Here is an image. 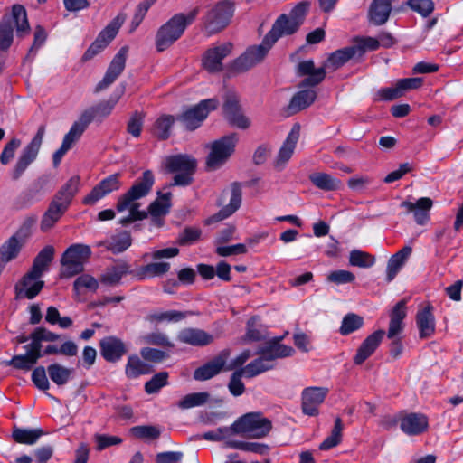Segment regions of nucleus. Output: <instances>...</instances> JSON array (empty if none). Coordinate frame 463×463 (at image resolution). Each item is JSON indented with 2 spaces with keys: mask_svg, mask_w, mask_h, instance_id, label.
<instances>
[{
  "mask_svg": "<svg viewBox=\"0 0 463 463\" xmlns=\"http://www.w3.org/2000/svg\"><path fill=\"white\" fill-rule=\"evenodd\" d=\"M167 172L175 174L172 185L186 186L193 181L196 160L188 155H175L165 158Z\"/></svg>",
  "mask_w": 463,
  "mask_h": 463,
  "instance_id": "6e6552de",
  "label": "nucleus"
},
{
  "mask_svg": "<svg viewBox=\"0 0 463 463\" xmlns=\"http://www.w3.org/2000/svg\"><path fill=\"white\" fill-rule=\"evenodd\" d=\"M227 353H222L210 362L198 367L194 373V378L197 381H206L217 375L226 364Z\"/></svg>",
  "mask_w": 463,
  "mask_h": 463,
  "instance_id": "a878e982",
  "label": "nucleus"
},
{
  "mask_svg": "<svg viewBox=\"0 0 463 463\" xmlns=\"http://www.w3.org/2000/svg\"><path fill=\"white\" fill-rule=\"evenodd\" d=\"M168 373L160 372L156 373L148 382L145 384V391L148 394L157 393L163 387L168 384Z\"/></svg>",
  "mask_w": 463,
  "mask_h": 463,
  "instance_id": "13d9d810",
  "label": "nucleus"
},
{
  "mask_svg": "<svg viewBox=\"0 0 463 463\" xmlns=\"http://www.w3.org/2000/svg\"><path fill=\"white\" fill-rule=\"evenodd\" d=\"M43 287L44 281L42 280V276L29 270L14 286L16 298L33 299L41 292Z\"/></svg>",
  "mask_w": 463,
  "mask_h": 463,
  "instance_id": "6ab92c4d",
  "label": "nucleus"
},
{
  "mask_svg": "<svg viewBox=\"0 0 463 463\" xmlns=\"http://www.w3.org/2000/svg\"><path fill=\"white\" fill-rule=\"evenodd\" d=\"M364 319L355 314H347L344 317L339 332L342 335H347L363 326Z\"/></svg>",
  "mask_w": 463,
  "mask_h": 463,
  "instance_id": "6e6d98bb",
  "label": "nucleus"
},
{
  "mask_svg": "<svg viewBox=\"0 0 463 463\" xmlns=\"http://www.w3.org/2000/svg\"><path fill=\"white\" fill-rule=\"evenodd\" d=\"M50 379L57 385H65L71 378L73 369L54 363L47 367Z\"/></svg>",
  "mask_w": 463,
  "mask_h": 463,
  "instance_id": "49530a36",
  "label": "nucleus"
},
{
  "mask_svg": "<svg viewBox=\"0 0 463 463\" xmlns=\"http://www.w3.org/2000/svg\"><path fill=\"white\" fill-rule=\"evenodd\" d=\"M218 104L216 99H203L196 106L186 109L179 119L187 130H194L201 126L210 111L217 108Z\"/></svg>",
  "mask_w": 463,
  "mask_h": 463,
  "instance_id": "ddd939ff",
  "label": "nucleus"
},
{
  "mask_svg": "<svg viewBox=\"0 0 463 463\" xmlns=\"http://www.w3.org/2000/svg\"><path fill=\"white\" fill-rule=\"evenodd\" d=\"M432 200L429 197H421L416 203L404 201L401 207L406 209L408 213H412L415 222L419 225L426 224L430 220L429 212L432 207Z\"/></svg>",
  "mask_w": 463,
  "mask_h": 463,
  "instance_id": "4be33fe9",
  "label": "nucleus"
},
{
  "mask_svg": "<svg viewBox=\"0 0 463 463\" xmlns=\"http://www.w3.org/2000/svg\"><path fill=\"white\" fill-rule=\"evenodd\" d=\"M299 25L298 22L292 21L287 14H281L278 17L272 25L270 31L266 34L271 43H275L280 37L291 35L298 31Z\"/></svg>",
  "mask_w": 463,
  "mask_h": 463,
  "instance_id": "b1692460",
  "label": "nucleus"
},
{
  "mask_svg": "<svg viewBox=\"0 0 463 463\" xmlns=\"http://www.w3.org/2000/svg\"><path fill=\"white\" fill-rule=\"evenodd\" d=\"M354 274L349 270L345 269L335 270L327 275V280L336 285L352 283L354 281Z\"/></svg>",
  "mask_w": 463,
  "mask_h": 463,
  "instance_id": "774afa93",
  "label": "nucleus"
},
{
  "mask_svg": "<svg viewBox=\"0 0 463 463\" xmlns=\"http://www.w3.org/2000/svg\"><path fill=\"white\" fill-rule=\"evenodd\" d=\"M351 46L345 47L333 52L325 61L321 68H315L312 60L303 61L298 65V73L300 76H307L300 86H316L319 84L326 76L325 70L335 71L345 64L349 60L356 58Z\"/></svg>",
  "mask_w": 463,
  "mask_h": 463,
  "instance_id": "f03ea898",
  "label": "nucleus"
},
{
  "mask_svg": "<svg viewBox=\"0 0 463 463\" xmlns=\"http://www.w3.org/2000/svg\"><path fill=\"white\" fill-rule=\"evenodd\" d=\"M117 102H118V99L103 101L95 107L86 109L82 113L89 112L91 116V122L96 118H104L108 117L112 112Z\"/></svg>",
  "mask_w": 463,
  "mask_h": 463,
  "instance_id": "4d7b16f0",
  "label": "nucleus"
},
{
  "mask_svg": "<svg viewBox=\"0 0 463 463\" xmlns=\"http://www.w3.org/2000/svg\"><path fill=\"white\" fill-rule=\"evenodd\" d=\"M14 27L19 36H24L30 29L25 8L21 5H14L12 8V14L5 15L0 21L1 51H6L12 45Z\"/></svg>",
  "mask_w": 463,
  "mask_h": 463,
  "instance_id": "20e7f679",
  "label": "nucleus"
},
{
  "mask_svg": "<svg viewBox=\"0 0 463 463\" xmlns=\"http://www.w3.org/2000/svg\"><path fill=\"white\" fill-rule=\"evenodd\" d=\"M121 186L120 175L113 174L101 180L82 200L85 205H93L107 194L118 191Z\"/></svg>",
  "mask_w": 463,
  "mask_h": 463,
  "instance_id": "f3484780",
  "label": "nucleus"
},
{
  "mask_svg": "<svg viewBox=\"0 0 463 463\" xmlns=\"http://www.w3.org/2000/svg\"><path fill=\"white\" fill-rule=\"evenodd\" d=\"M238 143V136L231 134L224 136L215 141L211 146V151L207 156V167L215 170L223 165L233 154Z\"/></svg>",
  "mask_w": 463,
  "mask_h": 463,
  "instance_id": "f8f14e48",
  "label": "nucleus"
},
{
  "mask_svg": "<svg viewBox=\"0 0 463 463\" xmlns=\"http://www.w3.org/2000/svg\"><path fill=\"white\" fill-rule=\"evenodd\" d=\"M342 420L340 418H336L331 434L319 445V449L321 450H328L337 446L342 439Z\"/></svg>",
  "mask_w": 463,
  "mask_h": 463,
  "instance_id": "5fc2aeb1",
  "label": "nucleus"
},
{
  "mask_svg": "<svg viewBox=\"0 0 463 463\" xmlns=\"http://www.w3.org/2000/svg\"><path fill=\"white\" fill-rule=\"evenodd\" d=\"M271 428V421L268 418L263 417L260 412L247 413L231 426L233 432L254 439L267 436Z\"/></svg>",
  "mask_w": 463,
  "mask_h": 463,
  "instance_id": "0eeeda50",
  "label": "nucleus"
},
{
  "mask_svg": "<svg viewBox=\"0 0 463 463\" xmlns=\"http://www.w3.org/2000/svg\"><path fill=\"white\" fill-rule=\"evenodd\" d=\"M91 255V249L87 244L74 243L69 246L61 258V276L71 278L81 273Z\"/></svg>",
  "mask_w": 463,
  "mask_h": 463,
  "instance_id": "423d86ee",
  "label": "nucleus"
},
{
  "mask_svg": "<svg viewBox=\"0 0 463 463\" xmlns=\"http://www.w3.org/2000/svg\"><path fill=\"white\" fill-rule=\"evenodd\" d=\"M232 48L229 42L209 48L202 58L203 69L211 73L222 71V60L232 53Z\"/></svg>",
  "mask_w": 463,
  "mask_h": 463,
  "instance_id": "dca6fc26",
  "label": "nucleus"
},
{
  "mask_svg": "<svg viewBox=\"0 0 463 463\" xmlns=\"http://www.w3.org/2000/svg\"><path fill=\"white\" fill-rule=\"evenodd\" d=\"M299 135V125H294L278 153L275 164L276 167L282 168L291 158L298 141Z\"/></svg>",
  "mask_w": 463,
  "mask_h": 463,
  "instance_id": "393cba45",
  "label": "nucleus"
},
{
  "mask_svg": "<svg viewBox=\"0 0 463 463\" xmlns=\"http://www.w3.org/2000/svg\"><path fill=\"white\" fill-rule=\"evenodd\" d=\"M130 245L131 237L127 232L113 235L109 239L98 243V246H103L113 253H120L126 250Z\"/></svg>",
  "mask_w": 463,
  "mask_h": 463,
  "instance_id": "4c0bfd02",
  "label": "nucleus"
},
{
  "mask_svg": "<svg viewBox=\"0 0 463 463\" xmlns=\"http://www.w3.org/2000/svg\"><path fill=\"white\" fill-rule=\"evenodd\" d=\"M175 118L171 115H161L154 123L152 133L158 139L165 140L171 135Z\"/></svg>",
  "mask_w": 463,
  "mask_h": 463,
  "instance_id": "de8ad7c7",
  "label": "nucleus"
},
{
  "mask_svg": "<svg viewBox=\"0 0 463 463\" xmlns=\"http://www.w3.org/2000/svg\"><path fill=\"white\" fill-rule=\"evenodd\" d=\"M45 134V126L41 125L32 140L22 149L19 156L11 171L13 180H18L39 154L43 139Z\"/></svg>",
  "mask_w": 463,
  "mask_h": 463,
  "instance_id": "9d476101",
  "label": "nucleus"
},
{
  "mask_svg": "<svg viewBox=\"0 0 463 463\" xmlns=\"http://www.w3.org/2000/svg\"><path fill=\"white\" fill-rule=\"evenodd\" d=\"M349 263L351 266L367 269L374 265L375 258L368 252L353 250L349 254Z\"/></svg>",
  "mask_w": 463,
  "mask_h": 463,
  "instance_id": "864d4df0",
  "label": "nucleus"
},
{
  "mask_svg": "<svg viewBox=\"0 0 463 463\" xmlns=\"http://www.w3.org/2000/svg\"><path fill=\"white\" fill-rule=\"evenodd\" d=\"M317 93L314 90H304L297 92L291 99L288 105L290 113H297L308 106L316 99Z\"/></svg>",
  "mask_w": 463,
  "mask_h": 463,
  "instance_id": "ea45409f",
  "label": "nucleus"
},
{
  "mask_svg": "<svg viewBox=\"0 0 463 463\" xmlns=\"http://www.w3.org/2000/svg\"><path fill=\"white\" fill-rule=\"evenodd\" d=\"M260 351L270 364H273V361L277 358L288 357L294 354V349L291 346L278 343L270 344Z\"/></svg>",
  "mask_w": 463,
  "mask_h": 463,
  "instance_id": "3c124183",
  "label": "nucleus"
},
{
  "mask_svg": "<svg viewBox=\"0 0 463 463\" xmlns=\"http://www.w3.org/2000/svg\"><path fill=\"white\" fill-rule=\"evenodd\" d=\"M407 5L422 17H428L434 10V3L431 0H409Z\"/></svg>",
  "mask_w": 463,
  "mask_h": 463,
  "instance_id": "e2e57ef3",
  "label": "nucleus"
},
{
  "mask_svg": "<svg viewBox=\"0 0 463 463\" xmlns=\"http://www.w3.org/2000/svg\"><path fill=\"white\" fill-rule=\"evenodd\" d=\"M154 183L155 178L152 171L146 170L142 176L124 194L118 197L116 205L117 211L118 213L128 212V215L120 220L121 224L127 225L147 217L146 211L139 210L140 203L137 201L149 194Z\"/></svg>",
  "mask_w": 463,
  "mask_h": 463,
  "instance_id": "f257e3e1",
  "label": "nucleus"
},
{
  "mask_svg": "<svg viewBox=\"0 0 463 463\" xmlns=\"http://www.w3.org/2000/svg\"><path fill=\"white\" fill-rule=\"evenodd\" d=\"M210 394L207 392H193L184 396L177 403L181 410H188L194 407L203 406L208 402Z\"/></svg>",
  "mask_w": 463,
  "mask_h": 463,
  "instance_id": "603ef678",
  "label": "nucleus"
},
{
  "mask_svg": "<svg viewBox=\"0 0 463 463\" xmlns=\"http://www.w3.org/2000/svg\"><path fill=\"white\" fill-rule=\"evenodd\" d=\"M392 0H373L369 8V21L374 25L385 24L392 11Z\"/></svg>",
  "mask_w": 463,
  "mask_h": 463,
  "instance_id": "7c9ffc66",
  "label": "nucleus"
},
{
  "mask_svg": "<svg viewBox=\"0 0 463 463\" xmlns=\"http://www.w3.org/2000/svg\"><path fill=\"white\" fill-rule=\"evenodd\" d=\"M126 352L127 349L124 343L115 336H108L100 341L101 355L108 362H118Z\"/></svg>",
  "mask_w": 463,
  "mask_h": 463,
  "instance_id": "5701e85b",
  "label": "nucleus"
},
{
  "mask_svg": "<svg viewBox=\"0 0 463 463\" xmlns=\"http://www.w3.org/2000/svg\"><path fill=\"white\" fill-rule=\"evenodd\" d=\"M350 46L354 50L355 57L360 58L366 52L377 50L380 47V43L377 38L364 36L355 38Z\"/></svg>",
  "mask_w": 463,
  "mask_h": 463,
  "instance_id": "8fccbe9b",
  "label": "nucleus"
},
{
  "mask_svg": "<svg viewBox=\"0 0 463 463\" xmlns=\"http://www.w3.org/2000/svg\"><path fill=\"white\" fill-rule=\"evenodd\" d=\"M126 274H133L134 271L130 269V266L126 262L118 263L111 268H109L100 278L103 284L113 286L119 283L122 277Z\"/></svg>",
  "mask_w": 463,
  "mask_h": 463,
  "instance_id": "e433bc0d",
  "label": "nucleus"
},
{
  "mask_svg": "<svg viewBox=\"0 0 463 463\" xmlns=\"http://www.w3.org/2000/svg\"><path fill=\"white\" fill-rule=\"evenodd\" d=\"M152 372V366L142 361L137 355L128 357L125 368V373L128 378H137L142 374H148Z\"/></svg>",
  "mask_w": 463,
  "mask_h": 463,
  "instance_id": "37998d69",
  "label": "nucleus"
},
{
  "mask_svg": "<svg viewBox=\"0 0 463 463\" xmlns=\"http://www.w3.org/2000/svg\"><path fill=\"white\" fill-rule=\"evenodd\" d=\"M128 47L123 46L112 59L103 79L97 84L96 92L111 85L125 69Z\"/></svg>",
  "mask_w": 463,
  "mask_h": 463,
  "instance_id": "a211bd4d",
  "label": "nucleus"
},
{
  "mask_svg": "<svg viewBox=\"0 0 463 463\" xmlns=\"http://www.w3.org/2000/svg\"><path fill=\"white\" fill-rule=\"evenodd\" d=\"M178 341L194 346H203L213 340L212 335L199 328H184L178 333Z\"/></svg>",
  "mask_w": 463,
  "mask_h": 463,
  "instance_id": "cd10ccee",
  "label": "nucleus"
},
{
  "mask_svg": "<svg viewBox=\"0 0 463 463\" xmlns=\"http://www.w3.org/2000/svg\"><path fill=\"white\" fill-rule=\"evenodd\" d=\"M411 251L412 249L411 246H404L390 258L386 269V277L389 282L395 278L399 270L411 254Z\"/></svg>",
  "mask_w": 463,
  "mask_h": 463,
  "instance_id": "f704fd0d",
  "label": "nucleus"
},
{
  "mask_svg": "<svg viewBox=\"0 0 463 463\" xmlns=\"http://www.w3.org/2000/svg\"><path fill=\"white\" fill-rule=\"evenodd\" d=\"M226 118L239 128L245 129L250 127V120L240 112L239 102L236 97H228L223 105Z\"/></svg>",
  "mask_w": 463,
  "mask_h": 463,
  "instance_id": "c85d7f7f",
  "label": "nucleus"
},
{
  "mask_svg": "<svg viewBox=\"0 0 463 463\" xmlns=\"http://www.w3.org/2000/svg\"><path fill=\"white\" fill-rule=\"evenodd\" d=\"M21 144V140L17 137H13L6 143L0 154V163L4 165H8L14 157L16 150L20 147Z\"/></svg>",
  "mask_w": 463,
  "mask_h": 463,
  "instance_id": "bf43d9fd",
  "label": "nucleus"
},
{
  "mask_svg": "<svg viewBox=\"0 0 463 463\" xmlns=\"http://www.w3.org/2000/svg\"><path fill=\"white\" fill-rule=\"evenodd\" d=\"M199 7L192 9L187 14L179 13L165 23L156 34V46L158 52H163L176 42L199 14Z\"/></svg>",
  "mask_w": 463,
  "mask_h": 463,
  "instance_id": "7ed1b4c3",
  "label": "nucleus"
},
{
  "mask_svg": "<svg viewBox=\"0 0 463 463\" xmlns=\"http://www.w3.org/2000/svg\"><path fill=\"white\" fill-rule=\"evenodd\" d=\"M54 256V248L51 245L45 246L40 250L33 260V266L30 270L42 276L48 270L50 263Z\"/></svg>",
  "mask_w": 463,
  "mask_h": 463,
  "instance_id": "58836bf2",
  "label": "nucleus"
},
{
  "mask_svg": "<svg viewBox=\"0 0 463 463\" xmlns=\"http://www.w3.org/2000/svg\"><path fill=\"white\" fill-rule=\"evenodd\" d=\"M38 359L29 354L27 351L24 354L14 355L9 364L16 369L28 371L37 363Z\"/></svg>",
  "mask_w": 463,
  "mask_h": 463,
  "instance_id": "680f3d73",
  "label": "nucleus"
},
{
  "mask_svg": "<svg viewBox=\"0 0 463 463\" xmlns=\"http://www.w3.org/2000/svg\"><path fill=\"white\" fill-rule=\"evenodd\" d=\"M416 325L420 338L430 337L435 333V317L432 306L428 305L418 311Z\"/></svg>",
  "mask_w": 463,
  "mask_h": 463,
  "instance_id": "bb28decb",
  "label": "nucleus"
},
{
  "mask_svg": "<svg viewBox=\"0 0 463 463\" xmlns=\"http://www.w3.org/2000/svg\"><path fill=\"white\" fill-rule=\"evenodd\" d=\"M179 254V249L176 247H169L153 250L146 253L144 258L150 257L154 262L141 266L134 271V276L137 280H145L155 277H162L166 274L171 268L169 262L162 260L164 259H171Z\"/></svg>",
  "mask_w": 463,
  "mask_h": 463,
  "instance_id": "39448f33",
  "label": "nucleus"
},
{
  "mask_svg": "<svg viewBox=\"0 0 463 463\" xmlns=\"http://www.w3.org/2000/svg\"><path fill=\"white\" fill-rule=\"evenodd\" d=\"M42 429L14 428L12 437L17 443L33 445L43 435Z\"/></svg>",
  "mask_w": 463,
  "mask_h": 463,
  "instance_id": "a18cd8bd",
  "label": "nucleus"
},
{
  "mask_svg": "<svg viewBox=\"0 0 463 463\" xmlns=\"http://www.w3.org/2000/svg\"><path fill=\"white\" fill-rule=\"evenodd\" d=\"M171 193L161 194L148 207V213L157 226L162 225L160 218L165 215L170 208Z\"/></svg>",
  "mask_w": 463,
  "mask_h": 463,
  "instance_id": "c9c22d12",
  "label": "nucleus"
},
{
  "mask_svg": "<svg viewBox=\"0 0 463 463\" xmlns=\"http://www.w3.org/2000/svg\"><path fill=\"white\" fill-rule=\"evenodd\" d=\"M67 210V207L52 199L47 210L42 217L40 223L41 231L46 232L53 228Z\"/></svg>",
  "mask_w": 463,
  "mask_h": 463,
  "instance_id": "c756f323",
  "label": "nucleus"
},
{
  "mask_svg": "<svg viewBox=\"0 0 463 463\" xmlns=\"http://www.w3.org/2000/svg\"><path fill=\"white\" fill-rule=\"evenodd\" d=\"M258 354H260L259 358L253 360L245 367L241 369L244 373V376L252 378L273 368V364L269 362V360L260 350L258 352Z\"/></svg>",
  "mask_w": 463,
  "mask_h": 463,
  "instance_id": "c03bdc74",
  "label": "nucleus"
},
{
  "mask_svg": "<svg viewBox=\"0 0 463 463\" xmlns=\"http://www.w3.org/2000/svg\"><path fill=\"white\" fill-rule=\"evenodd\" d=\"M234 14V4L230 0L216 3L203 17V24L209 33H216L224 29Z\"/></svg>",
  "mask_w": 463,
  "mask_h": 463,
  "instance_id": "1a4fd4ad",
  "label": "nucleus"
},
{
  "mask_svg": "<svg viewBox=\"0 0 463 463\" xmlns=\"http://www.w3.org/2000/svg\"><path fill=\"white\" fill-rule=\"evenodd\" d=\"M406 317V301L401 300L393 307L387 332V337L395 339L403 330V319Z\"/></svg>",
  "mask_w": 463,
  "mask_h": 463,
  "instance_id": "473e14b6",
  "label": "nucleus"
},
{
  "mask_svg": "<svg viewBox=\"0 0 463 463\" xmlns=\"http://www.w3.org/2000/svg\"><path fill=\"white\" fill-rule=\"evenodd\" d=\"M241 203V189L239 184H233L230 190L229 203L222 207L217 213L219 220L228 218L234 213Z\"/></svg>",
  "mask_w": 463,
  "mask_h": 463,
  "instance_id": "a19ab883",
  "label": "nucleus"
},
{
  "mask_svg": "<svg viewBox=\"0 0 463 463\" xmlns=\"http://www.w3.org/2000/svg\"><path fill=\"white\" fill-rule=\"evenodd\" d=\"M311 183L323 191H335L341 185V181L331 175L322 172L313 173L309 175Z\"/></svg>",
  "mask_w": 463,
  "mask_h": 463,
  "instance_id": "79ce46f5",
  "label": "nucleus"
},
{
  "mask_svg": "<svg viewBox=\"0 0 463 463\" xmlns=\"http://www.w3.org/2000/svg\"><path fill=\"white\" fill-rule=\"evenodd\" d=\"M244 375V373L240 369L235 371L230 379L228 389L230 392L237 397L243 394L245 392V385L241 381V377Z\"/></svg>",
  "mask_w": 463,
  "mask_h": 463,
  "instance_id": "338daca9",
  "label": "nucleus"
},
{
  "mask_svg": "<svg viewBox=\"0 0 463 463\" xmlns=\"http://www.w3.org/2000/svg\"><path fill=\"white\" fill-rule=\"evenodd\" d=\"M401 430L409 436H417L427 430L429 420L421 413L411 412L401 419Z\"/></svg>",
  "mask_w": 463,
  "mask_h": 463,
  "instance_id": "412c9836",
  "label": "nucleus"
},
{
  "mask_svg": "<svg viewBox=\"0 0 463 463\" xmlns=\"http://www.w3.org/2000/svg\"><path fill=\"white\" fill-rule=\"evenodd\" d=\"M90 123V114L89 112L81 113L79 119L71 125L69 132L64 136L62 142L71 148Z\"/></svg>",
  "mask_w": 463,
  "mask_h": 463,
  "instance_id": "72a5a7b5",
  "label": "nucleus"
},
{
  "mask_svg": "<svg viewBox=\"0 0 463 463\" xmlns=\"http://www.w3.org/2000/svg\"><path fill=\"white\" fill-rule=\"evenodd\" d=\"M384 335L385 332L382 329L369 335L358 347L356 354L354 357V363L360 365L368 359L378 348Z\"/></svg>",
  "mask_w": 463,
  "mask_h": 463,
  "instance_id": "aec40b11",
  "label": "nucleus"
},
{
  "mask_svg": "<svg viewBox=\"0 0 463 463\" xmlns=\"http://www.w3.org/2000/svg\"><path fill=\"white\" fill-rule=\"evenodd\" d=\"M98 280L89 274H82L79 276L73 283V289L77 294H79L82 288H87L90 291L95 292L98 289Z\"/></svg>",
  "mask_w": 463,
  "mask_h": 463,
  "instance_id": "052dcab7",
  "label": "nucleus"
},
{
  "mask_svg": "<svg viewBox=\"0 0 463 463\" xmlns=\"http://www.w3.org/2000/svg\"><path fill=\"white\" fill-rule=\"evenodd\" d=\"M131 433L139 439H156L160 436L161 432L157 427L145 425L133 427Z\"/></svg>",
  "mask_w": 463,
  "mask_h": 463,
  "instance_id": "69168bd1",
  "label": "nucleus"
},
{
  "mask_svg": "<svg viewBox=\"0 0 463 463\" xmlns=\"http://www.w3.org/2000/svg\"><path fill=\"white\" fill-rule=\"evenodd\" d=\"M328 389L324 387H307L301 393V409L305 415L314 417L319 414V407L324 402Z\"/></svg>",
  "mask_w": 463,
  "mask_h": 463,
  "instance_id": "2eb2a0df",
  "label": "nucleus"
},
{
  "mask_svg": "<svg viewBox=\"0 0 463 463\" xmlns=\"http://www.w3.org/2000/svg\"><path fill=\"white\" fill-rule=\"evenodd\" d=\"M273 43L267 36L260 45L249 47L243 54L233 62V68L239 71H244L260 62L267 55Z\"/></svg>",
  "mask_w": 463,
  "mask_h": 463,
  "instance_id": "4468645a",
  "label": "nucleus"
},
{
  "mask_svg": "<svg viewBox=\"0 0 463 463\" xmlns=\"http://www.w3.org/2000/svg\"><path fill=\"white\" fill-rule=\"evenodd\" d=\"M190 312L178 311V310H167V311H156L148 315V320L150 322L156 323H177L184 319Z\"/></svg>",
  "mask_w": 463,
  "mask_h": 463,
  "instance_id": "09e8293b",
  "label": "nucleus"
},
{
  "mask_svg": "<svg viewBox=\"0 0 463 463\" xmlns=\"http://www.w3.org/2000/svg\"><path fill=\"white\" fill-rule=\"evenodd\" d=\"M144 122V114L139 111H135L129 118L127 131L134 137H139L142 131Z\"/></svg>",
  "mask_w": 463,
  "mask_h": 463,
  "instance_id": "0e129e2a",
  "label": "nucleus"
},
{
  "mask_svg": "<svg viewBox=\"0 0 463 463\" xmlns=\"http://www.w3.org/2000/svg\"><path fill=\"white\" fill-rule=\"evenodd\" d=\"M34 222V218L26 219L16 232L1 245L0 260L4 267L18 256L22 247L32 234Z\"/></svg>",
  "mask_w": 463,
  "mask_h": 463,
  "instance_id": "9b49d317",
  "label": "nucleus"
},
{
  "mask_svg": "<svg viewBox=\"0 0 463 463\" xmlns=\"http://www.w3.org/2000/svg\"><path fill=\"white\" fill-rule=\"evenodd\" d=\"M80 178L79 175L71 176L54 194L53 200L69 208L73 197L80 190Z\"/></svg>",
  "mask_w": 463,
  "mask_h": 463,
  "instance_id": "2f4dec72",
  "label": "nucleus"
}]
</instances>
